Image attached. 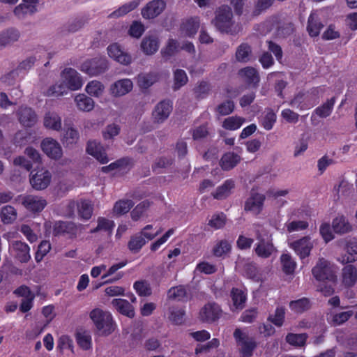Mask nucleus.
I'll return each mask as SVG.
<instances>
[{
	"instance_id": "1",
	"label": "nucleus",
	"mask_w": 357,
	"mask_h": 357,
	"mask_svg": "<svg viewBox=\"0 0 357 357\" xmlns=\"http://www.w3.org/2000/svg\"><path fill=\"white\" fill-rule=\"evenodd\" d=\"M90 318L100 335H108L114 331L115 324L109 312L95 308L90 312Z\"/></svg>"
},
{
	"instance_id": "2",
	"label": "nucleus",
	"mask_w": 357,
	"mask_h": 357,
	"mask_svg": "<svg viewBox=\"0 0 357 357\" xmlns=\"http://www.w3.org/2000/svg\"><path fill=\"white\" fill-rule=\"evenodd\" d=\"M271 236L266 232L257 231V243L255 245L254 251L258 257L266 259L277 252V249L273 243Z\"/></svg>"
},
{
	"instance_id": "3",
	"label": "nucleus",
	"mask_w": 357,
	"mask_h": 357,
	"mask_svg": "<svg viewBox=\"0 0 357 357\" xmlns=\"http://www.w3.org/2000/svg\"><path fill=\"white\" fill-rule=\"evenodd\" d=\"M234 337L239 347L241 355L243 357H250L257 347V342L254 338L249 337L248 333L241 328L235 330Z\"/></svg>"
},
{
	"instance_id": "4",
	"label": "nucleus",
	"mask_w": 357,
	"mask_h": 357,
	"mask_svg": "<svg viewBox=\"0 0 357 357\" xmlns=\"http://www.w3.org/2000/svg\"><path fill=\"white\" fill-rule=\"evenodd\" d=\"M312 273L313 276L320 282H335L337 278L334 267L324 258L319 259Z\"/></svg>"
},
{
	"instance_id": "5",
	"label": "nucleus",
	"mask_w": 357,
	"mask_h": 357,
	"mask_svg": "<svg viewBox=\"0 0 357 357\" xmlns=\"http://www.w3.org/2000/svg\"><path fill=\"white\" fill-rule=\"evenodd\" d=\"M232 16L231 8L227 6H222L216 10L213 23L220 31L231 32Z\"/></svg>"
},
{
	"instance_id": "6",
	"label": "nucleus",
	"mask_w": 357,
	"mask_h": 357,
	"mask_svg": "<svg viewBox=\"0 0 357 357\" xmlns=\"http://www.w3.org/2000/svg\"><path fill=\"white\" fill-rule=\"evenodd\" d=\"M108 68V61L104 57H96L84 61L80 66L79 70L90 75L97 76L104 73Z\"/></svg>"
},
{
	"instance_id": "7",
	"label": "nucleus",
	"mask_w": 357,
	"mask_h": 357,
	"mask_svg": "<svg viewBox=\"0 0 357 357\" xmlns=\"http://www.w3.org/2000/svg\"><path fill=\"white\" fill-rule=\"evenodd\" d=\"M321 90V89H314L312 91L310 94H297L291 100L289 105L300 110L309 109L317 102L319 98L317 96Z\"/></svg>"
},
{
	"instance_id": "8",
	"label": "nucleus",
	"mask_w": 357,
	"mask_h": 357,
	"mask_svg": "<svg viewBox=\"0 0 357 357\" xmlns=\"http://www.w3.org/2000/svg\"><path fill=\"white\" fill-rule=\"evenodd\" d=\"M52 178V173L48 169L41 168L38 169L35 174L31 173L30 183L36 190H45L51 183Z\"/></svg>"
},
{
	"instance_id": "9",
	"label": "nucleus",
	"mask_w": 357,
	"mask_h": 357,
	"mask_svg": "<svg viewBox=\"0 0 357 357\" xmlns=\"http://www.w3.org/2000/svg\"><path fill=\"white\" fill-rule=\"evenodd\" d=\"M289 245L301 259H303L310 256L314 241L309 236H306L290 243Z\"/></svg>"
},
{
	"instance_id": "10",
	"label": "nucleus",
	"mask_w": 357,
	"mask_h": 357,
	"mask_svg": "<svg viewBox=\"0 0 357 357\" xmlns=\"http://www.w3.org/2000/svg\"><path fill=\"white\" fill-rule=\"evenodd\" d=\"M265 199L264 195L252 191L245 202V211L255 215L260 214L264 208Z\"/></svg>"
},
{
	"instance_id": "11",
	"label": "nucleus",
	"mask_w": 357,
	"mask_h": 357,
	"mask_svg": "<svg viewBox=\"0 0 357 357\" xmlns=\"http://www.w3.org/2000/svg\"><path fill=\"white\" fill-rule=\"evenodd\" d=\"M60 78L70 91L79 90L83 85V79L80 74L71 68H65L61 73Z\"/></svg>"
},
{
	"instance_id": "12",
	"label": "nucleus",
	"mask_w": 357,
	"mask_h": 357,
	"mask_svg": "<svg viewBox=\"0 0 357 357\" xmlns=\"http://www.w3.org/2000/svg\"><path fill=\"white\" fill-rule=\"evenodd\" d=\"M107 52L111 59L121 65L128 66L132 61L131 55L125 52L122 47L117 43L110 44L107 47Z\"/></svg>"
},
{
	"instance_id": "13",
	"label": "nucleus",
	"mask_w": 357,
	"mask_h": 357,
	"mask_svg": "<svg viewBox=\"0 0 357 357\" xmlns=\"http://www.w3.org/2000/svg\"><path fill=\"white\" fill-rule=\"evenodd\" d=\"M9 252L12 256L22 263L27 262L31 258L29 246L20 241H14L10 244Z\"/></svg>"
},
{
	"instance_id": "14",
	"label": "nucleus",
	"mask_w": 357,
	"mask_h": 357,
	"mask_svg": "<svg viewBox=\"0 0 357 357\" xmlns=\"http://www.w3.org/2000/svg\"><path fill=\"white\" fill-rule=\"evenodd\" d=\"M77 206V211L79 217L83 220L89 219L93 213V204L91 201L89 200H81L77 204L74 201L69 202L68 207L69 211L68 215L71 216L73 214V210Z\"/></svg>"
},
{
	"instance_id": "15",
	"label": "nucleus",
	"mask_w": 357,
	"mask_h": 357,
	"mask_svg": "<svg viewBox=\"0 0 357 357\" xmlns=\"http://www.w3.org/2000/svg\"><path fill=\"white\" fill-rule=\"evenodd\" d=\"M222 314L220 306L214 303L206 304L199 311V319L204 322L212 323L218 319Z\"/></svg>"
},
{
	"instance_id": "16",
	"label": "nucleus",
	"mask_w": 357,
	"mask_h": 357,
	"mask_svg": "<svg viewBox=\"0 0 357 357\" xmlns=\"http://www.w3.org/2000/svg\"><path fill=\"white\" fill-rule=\"evenodd\" d=\"M41 149L43 151L52 159H59L63 155V151L60 144L51 137L45 138L42 141Z\"/></svg>"
},
{
	"instance_id": "17",
	"label": "nucleus",
	"mask_w": 357,
	"mask_h": 357,
	"mask_svg": "<svg viewBox=\"0 0 357 357\" xmlns=\"http://www.w3.org/2000/svg\"><path fill=\"white\" fill-rule=\"evenodd\" d=\"M342 264L352 263L357 261V240H348L344 247L343 252L337 259Z\"/></svg>"
},
{
	"instance_id": "18",
	"label": "nucleus",
	"mask_w": 357,
	"mask_h": 357,
	"mask_svg": "<svg viewBox=\"0 0 357 357\" xmlns=\"http://www.w3.org/2000/svg\"><path fill=\"white\" fill-rule=\"evenodd\" d=\"M22 204L29 211L38 213L46 206L47 201L42 197L29 195L22 197Z\"/></svg>"
},
{
	"instance_id": "19",
	"label": "nucleus",
	"mask_w": 357,
	"mask_h": 357,
	"mask_svg": "<svg viewBox=\"0 0 357 357\" xmlns=\"http://www.w3.org/2000/svg\"><path fill=\"white\" fill-rule=\"evenodd\" d=\"M133 83L130 79H121L114 83L109 86V93L113 97H121L132 90Z\"/></svg>"
},
{
	"instance_id": "20",
	"label": "nucleus",
	"mask_w": 357,
	"mask_h": 357,
	"mask_svg": "<svg viewBox=\"0 0 357 357\" xmlns=\"http://www.w3.org/2000/svg\"><path fill=\"white\" fill-rule=\"evenodd\" d=\"M172 111V105L169 101L164 100L158 103L152 113L153 119L157 123H163Z\"/></svg>"
},
{
	"instance_id": "21",
	"label": "nucleus",
	"mask_w": 357,
	"mask_h": 357,
	"mask_svg": "<svg viewBox=\"0 0 357 357\" xmlns=\"http://www.w3.org/2000/svg\"><path fill=\"white\" fill-rule=\"evenodd\" d=\"M166 3L163 0H154L148 3L142 10L144 18L153 19L159 15L165 8Z\"/></svg>"
},
{
	"instance_id": "22",
	"label": "nucleus",
	"mask_w": 357,
	"mask_h": 357,
	"mask_svg": "<svg viewBox=\"0 0 357 357\" xmlns=\"http://www.w3.org/2000/svg\"><path fill=\"white\" fill-rule=\"evenodd\" d=\"M36 59L34 56H29L20 63L17 68L11 73L1 77L2 82H7L10 77L15 76H24L34 65Z\"/></svg>"
},
{
	"instance_id": "23",
	"label": "nucleus",
	"mask_w": 357,
	"mask_h": 357,
	"mask_svg": "<svg viewBox=\"0 0 357 357\" xmlns=\"http://www.w3.org/2000/svg\"><path fill=\"white\" fill-rule=\"evenodd\" d=\"M353 314V310L337 312L334 310H330L326 314V320L332 326H340L347 321Z\"/></svg>"
},
{
	"instance_id": "24",
	"label": "nucleus",
	"mask_w": 357,
	"mask_h": 357,
	"mask_svg": "<svg viewBox=\"0 0 357 357\" xmlns=\"http://www.w3.org/2000/svg\"><path fill=\"white\" fill-rule=\"evenodd\" d=\"M86 152L100 163L105 164L109 161V158L106 155L105 149L100 142L96 141L89 142L86 147Z\"/></svg>"
},
{
	"instance_id": "25",
	"label": "nucleus",
	"mask_w": 357,
	"mask_h": 357,
	"mask_svg": "<svg viewBox=\"0 0 357 357\" xmlns=\"http://www.w3.org/2000/svg\"><path fill=\"white\" fill-rule=\"evenodd\" d=\"M332 229L337 234H344L351 231L352 227L344 215L338 214L333 220Z\"/></svg>"
},
{
	"instance_id": "26",
	"label": "nucleus",
	"mask_w": 357,
	"mask_h": 357,
	"mask_svg": "<svg viewBox=\"0 0 357 357\" xmlns=\"http://www.w3.org/2000/svg\"><path fill=\"white\" fill-rule=\"evenodd\" d=\"M43 125L47 129L59 131L62 127L61 117L55 112H48L44 116Z\"/></svg>"
},
{
	"instance_id": "27",
	"label": "nucleus",
	"mask_w": 357,
	"mask_h": 357,
	"mask_svg": "<svg viewBox=\"0 0 357 357\" xmlns=\"http://www.w3.org/2000/svg\"><path fill=\"white\" fill-rule=\"evenodd\" d=\"M199 24L198 17H190L185 20L181 25V34L188 37L194 36L199 27Z\"/></svg>"
},
{
	"instance_id": "28",
	"label": "nucleus",
	"mask_w": 357,
	"mask_h": 357,
	"mask_svg": "<svg viewBox=\"0 0 357 357\" xmlns=\"http://www.w3.org/2000/svg\"><path fill=\"white\" fill-rule=\"evenodd\" d=\"M324 25L321 21L320 17L317 12H312L307 21V30L311 37H317L319 36L320 31Z\"/></svg>"
},
{
	"instance_id": "29",
	"label": "nucleus",
	"mask_w": 357,
	"mask_h": 357,
	"mask_svg": "<svg viewBox=\"0 0 357 357\" xmlns=\"http://www.w3.org/2000/svg\"><path fill=\"white\" fill-rule=\"evenodd\" d=\"M357 282V268L347 265L342 271V282L345 287H352Z\"/></svg>"
},
{
	"instance_id": "30",
	"label": "nucleus",
	"mask_w": 357,
	"mask_h": 357,
	"mask_svg": "<svg viewBox=\"0 0 357 357\" xmlns=\"http://www.w3.org/2000/svg\"><path fill=\"white\" fill-rule=\"evenodd\" d=\"M76 107L82 112H90L95 107V102L91 98L84 93H79L74 98Z\"/></svg>"
},
{
	"instance_id": "31",
	"label": "nucleus",
	"mask_w": 357,
	"mask_h": 357,
	"mask_svg": "<svg viewBox=\"0 0 357 357\" xmlns=\"http://www.w3.org/2000/svg\"><path fill=\"white\" fill-rule=\"evenodd\" d=\"M232 305L230 306L231 311H239L245 305L246 296L244 292L238 289H233L231 291Z\"/></svg>"
},
{
	"instance_id": "32",
	"label": "nucleus",
	"mask_w": 357,
	"mask_h": 357,
	"mask_svg": "<svg viewBox=\"0 0 357 357\" xmlns=\"http://www.w3.org/2000/svg\"><path fill=\"white\" fill-rule=\"evenodd\" d=\"M113 307L120 313L129 317L135 315V312L131 304L125 299L115 298L112 301Z\"/></svg>"
},
{
	"instance_id": "33",
	"label": "nucleus",
	"mask_w": 357,
	"mask_h": 357,
	"mask_svg": "<svg viewBox=\"0 0 357 357\" xmlns=\"http://www.w3.org/2000/svg\"><path fill=\"white\" fill-rule=\"evenodd\" d=\"M335 102V98H331L328 99L324 103L321 105L317 107L312 114V118L317 116L320 118H326L329 116L333 109V107Z\"/></svg>"
},
{
	"instance_id": "34",
	"label": "nucleus",
	"mask_w": 357,
	"mask_h": 357,
	"mask_svg": "<svg viewBox=\"0 0 357 357\" xmlns=\"http://www.w3.org/2000/svg\"><path fill=\"white\" fill-rule=\"evenodd\" d=\"M18 116L20 122L24 126L30 127L36 122V115L31 108H21Z\"/></svg>"
},
{
	"instance_id": "35",
	"label": "nucleus",
	"mask_w": 357,
	"mask_h": 357,
	"mask_svg": "<svg viewBox=\"0 0 357 357\" xmlns=\"http://www.w3.org/2000/svg\"><path fill=\"white\" fill-rule=\"evenodd\" d=\"M20 32L15 29H8L0 32V46L12 44L19 40Z\"/></svg>"
},
{
	"instance_id": "36",
	"label": "nucleus",
	"mask_w": 357,
	"mask_h": 357,
	"mask_svg": "<svg viewBox=\"0 0 357 357\" xmlns=\"http://www.w3.org/2000/svg\"><path fill=\"white\" fill-rule=\"evenodd\" d=\"M69 91L70 90L65 82L60 79L59 82L50 86L46 91H43V93L47 96L59 97L68 94Z\"/></svg>"
},
{
	"instance_id": "37",
	"label": "nucleus",
	"mask_w": 357,
	"mask_h": 357,
	"mask_svg": "<svg viewBox=\"0 0 357 357\" xmlns=\"http://www.w3.org/2000/svg\"><path fill=\"white\" fill-rule=\"evenodd\" d=\"M105 85L98 80L90 81L85 86L86 93L94 98H100L105 93Z\"/></svg>"
},
{
	"instance_id": "38",
	"label": "nucleus",
	"mask_w": 357,
	"mask_h": 357,
	"mask_svg": "<svg viewBox=\"0 0 357 357\" xmlns=\"http://www.w3.org/2000/svg\"><path fill=\"white\" fill-rule=\"evenodd\" d=\"M240 77L248 84L257 86L259 82V77L255 68L246 67L238 73Z\"/></svg>"
},
{
	"instance_id": "39",
	"label": "nucleus",
	"mask_w": 357,
	"mask_h": 357,
	"mask_svg": "<svg viewBox=\"0 0 357 357\" xmlns=\"http://www.w3.org/2000/svg\"><path fill=\"white\" fill-rule=\"evenodd\" d=\"M241 160L238 154L228 152L222 155L220 159V165L222 169L229 170L234 168Z\"/></svg>"
},
{
	"instance_id": "40",
	"label": "nucleus",
	"mask_w": 357,
	"mask_h": 357,
	"mask_svg": "<svg viewBox=\"0 0 357 357\" xmlns=\"http://www.w3.org/2000/svg\"><path fill=\"white\" fill-rule=\"evenodd\" d=\"M234 186V181L232 179H228L225 181L222 185L219 186L212 195L217 199H225L230 195Z\"/></svg>"
},
{
	"instance_id": "41",
	"label": "nucleus",
	"mask_w": 357,
	"mask_h": 357,
	"mask_svg": "<svg viewBox=\"0 0 357 357\" xmlns=\"http://www.w3.org/2000/svg\"><path fill=\"white\" fill-rule=\"evenodd\" d=\"M159 47V43L153 36L145 37L141 43V48L143 52L147 55L155 54Z\"/></svg>"
},
{
	"instance_id": "42",
	"label": "nucleus",
	"mask_w": 357,
	"mask_h": 357,
	"mask_svg": "<svg viewBox=\"0 0 357 357\" xmlns=\"http://www.w3.org/2000/svg\"><path fill=\"white\" fill-rule=\"evenodd\" d=\"M140 4V0H132L130 2H128L118 9L112 12L110 15V17H120L124 16L132 10H135L138 6Z\"/></svg>"
},
{
	"instance_id": "43",
	"label": "nucleus",
	"mask_w": 357,
	"mask_h": 357,
	"mask_svg": "<svg viewBox=\"0 0 357 357\" xmlns=\"http://www.w3.org/2000/svg\"><path fill=\"white\" fill-rule=\"evenodd\" d=\"M280 263L284 273L287 275L293 274L297 264L289 253H283L280 257Z\"/></svg>"
},
{
	"instance_id": "44",
	"label": "nucleus",
	"mask_w": 357,
	"mask_h": 357,
	"mask_svg": "<svg viewBox=\"0 0 357 357\" xmlns=\"http://www.w3.org/2000/svg\"><path fill=\"white\" fill-rule=\"evenodd\" d=\"M75 339L82 349L87 351L92 348V337L89 332L79 331L75 335Z\"/></svg>"
},
{
	"instance_id": "45",
	"label": "nucleus",
	"mask_w": 357,
	"mask_h": 357,
	"mask_svg": "<svg viewBox=\"0 0 357 357\" xmlns=\"http://www.w3.org/2000/svg\"><path fill=\"white\" fill-rule=\"evenodd\" d=\"M245 122V119L238 116H232L226 118L222 122V127L227 130H236L241 127Z\"/></svg>"
},
{
	"instance_id": "46",
	"label": "nucleus",
	"mask_w": 357,
	"mask_h": 357,
	"mask_svg": "<svg viewBox=\"0 0 357 357\" xmlns=\"http://www.w3.org/2000/svg\"><path fill=\"white\" fill-rule=\"evenodd\" d=\"M56 349L60 353H63L65 350L68 349L73 354L75 347L73 339L68 335H61L57 340Z\"/></svg>"
},
{
	"instance_id": "47",
	"label": "nucleus",
	"mask_w": 357,
	"mask_h": 357,
	"mask_svg": "<svg viewBox=\"0 0 357 357\" xmlns=\"http://www.w3.org/2000/svg\"><path fill=\"white\" fill-rule=\"evenodd\" d=\"M307 335L305 333H288L286 336V341L288 344L296 347H301L305 344Z\"/></svg>"
},
{
	"instance_id": "48",
	"label": "nucleus",
	"mask_w": 357,
	"mask_h": 357,
	"mask_svg": "<svg viewBox=\"0 0 357 357\" xmlns=\"http://www.w3.org/2000/svg\"><path fill=\"white\" fill-rule=\"evenodd\" d=\"M0 217L4 224H10L17 218L16 210L11 206H5L1 210Z\"/></svg>"
},
{
	"instance_id": "49",
	"label": "nucleus",
	"mask_w": 357,
	"mask_h": 357,
	"mask_svg": "<svg viewBox=\"0 0 357 357\" xmlns=\"http://www.w3.org/2000/svg\"><path fill=\"white\" fill-rule=\"evenodd\" d=\"M134 203L131 200L121 199L116 202L113 208V213L116 215H121L128 213L133 206Z\"/></svg>"
},
{
	"instance_id": "50",
	"label": "nucleus",
	"mask_w": 357,
	"mask_h": 357,
	"mask_svg": "<svg viewBox=\"0 0 357 357\" xmlns=\"http://www.w3.org/2000/svg\"><path fill=\"white\" fill-rule=\"evenodd\" d=\"M245 275L255 282H262L264 280L262 273L254 264H248L246 266Z\"/></svg>"
},
{
	"instance_id": "51",
	"label": "nucleus",
	"mask_w": 357,
	"mask_h": 357,
	"mask_svg": "<svg viewBox=\"0 0 357 357\" xmlns=\"http://www.w3.org/2000/svg\"><path fill=\"white\" fill-rule=\"evenodd\" d=\"M310 307V302L306 298L292 301L289 303V308L296 313H302Z\"/></svg>"
},
{
	"instance_id": "52",
	"label": "nucleus",
	"mask_w": 357,
	"mask_h": 357,
	"mask_svg": "<svg viewBox=\"0 0 357 357\" xmlns=\"http://www.w3.org/2000/svg\"><path fill=\"white\" fill-rule=\"evenodd\" d=\"M236 59L241 62H248L251 59V49L247 44L241 45L236 53Z\"/></svg>"
},
{
	"instance_id": "53",
	"label": "nucleus",
	"mask_w": 357,
	"mask_h": 357,
	"mask_svg": "<svg viewBox=\"0 0 357 357\" xmlns=\"http://www.w3.org/2000/svg\"><path fill=\"white\" fill-rule=\"evenodd\" d=\"M188 81L185 72L181 69H176L174 72V88L178 89L187 84Z\"/></svg>"
},
{
	"instance_id": "54",
	"label": "nucleus",
	"mask_w": 357,
	"mask_h": 357,
	"mask_svg": "<svg viewBox=\"0 0 357 357\" xmlns=\"http://www.w3.org/2000/svg\"><path fill=\"white\" fill-rule=\"evenodd\" d=\"M285 310L283 307H278L273 314L268 317V319L275 326L280 327L284 321Z\"/></svg>"
},
{
	"instance_id": "55",
	"label": "nucleus",
	"mask_w": 357,
	"mask_h": 357,
	"mask_svg": "<svg viewBox=\"0 0 357 357\" xmlns=\"http://www.w3.org/2000/svg\"><path fill=\"white\" fill-rule=\"evenodd\" d=\"M231 248V243L229 241L222 240L214 246L213 252L216 257H222L229 253Z\"/></svg>"
},
{
	"instance_id": "56",
	"label": "nucleus",
	"mask_w": 357,
	"mask_h": 357,
	"mask_svg": "<svg viewBox=\"0 0 357 357\" xmlns=\"http://www.w3.org/2000/svg\"><path fill=\"white\" fill-rule=\"evenodd\" d=\"M169 320L174 324H181L184 321V311L176 307H170L169 310Z\"/></svg>"
},
{
	"instance_id": "57",
	"label": "nucleus",
	"mask_w": 357,
	"mask_h": 357,
	"mask_svg": "<svg viewBox=\"0 0 357 357\" xmlns=\"http://www.w3.org/2000/svg\"><path fill=\"white\" fill-rule=\"evenodd\" d=\"M114 227V223L113 221L109 220L105 218H99L98 219L97 227L94 229L91 230V232L94 233L100 231H105L111 234Z\"/></svg>"
},
{
	"instance_id": "58",
	"label": "nucleus",
	"mask_w": 357,
	"mask_h": 357,
	"mask_svg": "<svg viewBox=\"0 0 357 357\" xmlns=\"http://www.w3.org/2000/svg\"><path fill=\"white\" fill-rule=\"evenodd\" d=\"M120 126L116 123L108 124L102 131L105 140L112 139L120 132Z\"/></svg>"
},
{
	"instance_id": "59",
	"label": "nucleus",
	"mask_w": 357,
	"mask_h": 357,
	"mask_svg": "<svg viewBox=\"0 0 357 357\" xmlns=\"http://www.w3.org/2000/svg\"><path fill=\"white\" fill-rule=\"evenodd\" d=\"M186 296V290L183 286L172 287L167 292L169 299L181 301Z\"/></svg>"
},
{
	"instance_id": "60",
	"label": "nucleus",
	"mask_w": 357,
	"mask_h": 357,
	"mask_svg": "<svg viewBox=\"0 0 357 357\" xmlns=\"http://www.w3.org/2000/svg\"><path fill=\"white\" fill-rule=\"evenodd\" d=\"M157 80L156 75L153 74H142L137 77L138 85L143 89L151 86Z\"/></svg>"
},
{
	"instance_id": "61",
	"label": "nucleus",
	"mask_w": 357,
	"mask_h": 357,
	"mask_svg": "<svg viewBox=\"0 0 357 357\" xmlns=\"http://www.w3.org/2000/svg\"><path fill=\"white\" fill-rule=\"evenodd\" d=\"M78 139L79 133L76 129L70 127L66 130L63 137V143H66L67 145L73 144L76 143Z\"/></svg>"
},
{
	"instance_id": "62",
	"label": "nucleus",
	"mask_w": 357,
	"mask_h": 357,
	"mask_svg": "<svg viewBox=\"0 0 357 357\" xmlns=\"http://www.w3.org/2000/svg\"><path fill=\"white\" fill-rule=\"evenodd\" d=\"M226 222L225 215L222 213L214 214L208 221V225L218 229L222 228Z\"/></svg>"
},
{
	"instance_id": "63",
	"label": "nucleus",
	"mask_w": 357,
	"mask_h": 357,
	"mask_svg": "<svg viewBox=\"0 0 357 357\" xmlns=\"http://www.w3.org/2000/svg\"><path fill=\"white\" fill-rule=\"evenodd\" d=\"M150 206V203L147 201H144L139 203L131 212V218L133 220H138Z\"/></svg>"
},
{
	"instance_id": "64",
	"label": "nucleus",
	"mask_w": 357,
	"mask_h": 357,
	"mask_svg": "<svg viewBox=\"0 0 357 357\" xmlns=\"http://www.w3.org/2000/svg\"><path fill=\"white\" fill-rule=\"evenodd\" d=\"M319 234L326 243H328L334 238L332 229L328 222H323L319 227Z\"/></svg>"
}]
</instances>
